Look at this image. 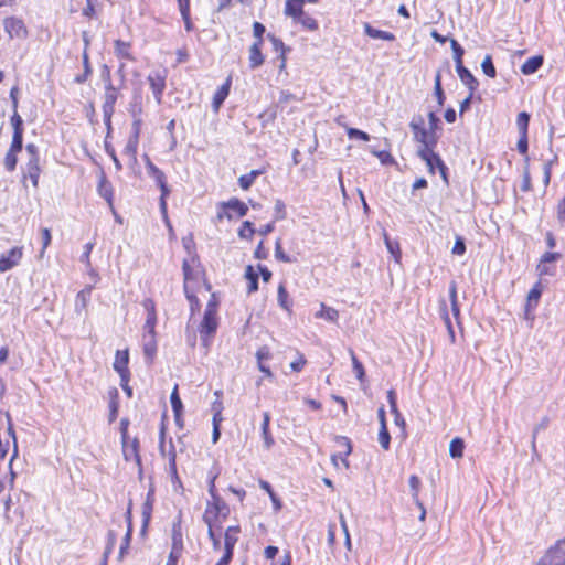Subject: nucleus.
Here are the masks:
<instances>
[{"mask_svg": "<svg viewBox=\"0 0 565 565\" xmlns=\"http://www.w3.org/2000/svg\"><path fill=\"white\" fill-rule=\"evenodd\" d=\"M409 128L414 134L415 141L420 143L418 150H429L436 148L439 136L435 131L425 128V119L422 115H416L412 118Z\"/></svg>", "mask_w": 565, "mask_h": 565, "instance_id": "obj_1", "label": "nucleus"}, {"mask_svg": "<svg viewBox=\"0 0 565 565\" xmlns=\"http://www.w3.org/2000/svg\"><path fill=\"white\" fill-rule=\"evenodd\" d=\"M230 514V508L221 495H214L212 501H207L203 514L204 523H215L218 519H226Z\"/></svg>", "mask_w": 565, "mask_h": 565, "instance_id": "obj_2", "label": "nucleus"}, {"mask_svg": "<svg viewBox=\"0 0 565 565\" xmlns=\"http://www.w3.org/2000/svg\"><path fill=\"white\" fill-rule=\"evenodd\" d=\"M536 565H565V537L551 546Z\"/></svg>", "mask_w": 565, "mask_h": 565, "instance_id": "obj_3", "label": "nucleus"}, {"mask_svg": "<svg viewBox=\"0 0 565 565\" xmlns=\"http://www.w3.org/2000/svg\"><path fill=\"white\" fill-rule=\"evenodd\" d=\"M220 207L222 209V211L217 213L218 220H222L224 217L232 220V213H235L238 217H243L248 212L247 204L239 200L238 198H231L228 201L221 202Z\"/></svg>", "mask_w": 565, "mask_h": 565, "instance_id": "obj_4", "label": "nucleus"}, {"mask_svg": "<svg viewBox=\"0 0 565 565\" xmlns=\"http://www.w3.org/2000/svg\"><path fill=\"white\" fill-rule=\"evenodd\" d=\"M218 321L217 315L204 313L203 319L199 326V333L205 347L209 345L210 338L214 337L217 331Z\"/></svg>", "mask_w": 565, "mask_h": 565, "instance_id": "obj_5", "label": "nucleus"}, {"mask_svg": "<svg viewBox=\"0 0 565 565\" xmlns=\"http://www.w3.org/2000/svg\"><path fill=\"white\" fill-rule=\"evenodd\" d=\"M23 257V247L14 246L7 254L0 256V273L11 270L18 266Z\"/></svg>", "mask_w": 565, "mask_h": 565, "instance_id": "obj_6", "label": "nucleus"}, {"mask_svg": "<svg viewBox=\"0 0 565 565\" xmlns=\"http://www.w3.org/2000/svg\"><path fill=\"white\" fill-rule=\"evenodd\" d=\"M3 26L9 36L12 38H25L28 30L24 22L15 17H8L3 20Z\"/></svg>", "mask_w": 565, "mask_h": 565, "instance_id": "obj_7", "label": "nucleus"}, {"mask_svg": "<svg viewBox=\"0 0 565 565\" xmlns=\"http://www.w3.org/2000/svg\"><path fill=\"white\" fill-rule=\"evenodd\" d=\"M148 82L152 89L156 102L158 104H161L163 90L166 88V76L160 72H156L148 76Z\"/></svg>", "mask_w": 565, "mask_h": 565, "instance_id": "obj_8", "label": "nucleus"}, {"mask_svg": "<svg viewBox=\"0 0 565 565\" xmlns=\"http://www.w3.org/2000/svg\"><path fill=\"white\" fill-rule=\"evenodd\" d=\"M21 170L23 180L29 178L33 186L38 188L40 174L42 172L40 167V160H28L25 164L21 168Z\"/></svg>", "mask_w": 565, "mask_h": 565, "instance_id": "obj_9", "label": "nucleus"}, {"mask_svg": "<svg viewBox=\"0 0 565 565\" xmlns=\"http://www.w3.org/2000/svg\"><path fill=\"white\" fill-rule=\"evenodd\" d=\"M417 156L426 163L428 172L434 174L435 170L444 163L440 156L435 152V149L417 150Z\"/></svg>", "mask_w": 565, "mask_h": 565, "instance_id": "obj_10", "label": "nucleus"}, {"mask_svg": "<svg viewBox=\"0 0 565 565\" xmlns=\"http://www.w3.org/2000/svg\"><path fill=\"white\" fill-rule=\"evenodd\" d=\"M241 532L238 525L228 526L224 534V554L233 557L234 547L238 541L237 534Z\"/></svg>", "mask_w": 565, "mask_h": 565, "instance_id": "obj_11", "label": "nucleus"}, {"mask_svg": "<svg viewBox=\"0 0 565 565\" xmlns=\"http://www.w3.org/2000/svg\"><path fill=\"white\" fill-rule=\"evenodd\" d=\"M456 72H457L460 81L462 82V84L468 87V89H469V92H471V94H475V92L479 87V82L472 75V73L463 64L456 65Z\"/></svg>", "mask_w": 565, "mask_h": 565, "instance_id": "obj_12", "label": "nucleus"}, {"mask_svg": "<svg viewBox=\"0 0 565 565\" xmlns=\"http://www.w3.org/2000/svg\"><path fill=\"white\" fill-rule=\"evenodd\" d=\"M263 44L259 41H254L249 47L248 64L250 70L260 67L265 62V56L262 53Z\"/></svg>", "mask_w": 565, "mask_h": 565, "instance_id": "obj_13", "label": "nucleus"}, {"mask_svg": "<svg viewBox=\"0 0 565 565\" xmlns=\"http://www.w3.org/2000/svg\"><path fill=\"white\" fill-rule=\"evenodd\" d=\"M118 97L119 92L113 84H109L108 87H105L103 114L108 115L110 111H115V104Z\"/></svg>", "mask_w": 565, "mask_h": 565, "instance_id": "obj_14", "label": "nucleus"}, {"mask_svg": "<svg viewBox=\"0 0 565 565\" xmlns=\"http://www.w3.org/2000/svg\"><path fill=\"white\" fill-rule=\"evenodd\" d=\"M232 79L228 77L224 84H222L218 89L215 92L212 99V108L215 113H217L223 105L224 100L227 98L231 89Z\"/></svg>", "mask_w": 565, "mask_h": 565, "instance_id": "obj_15", "label": "nucleus"}, {"mask_svg": "<svg viewBox=\"0 0 565 565\" xmlns=\"http://www.w3.org/2000/svg\"><path fill=\"white\" fill-rule=\"evenodd\" d=\"M98 194L105 199V201L108 203L109 207L114 210L113 206V196H114V190L111 183L107 180L106 175L102 173L99 178V182L97 185Z\"/></svg>", "mask_w": 565, "mask_h": 565, "instance_id": "obj_16", "label": "nucleus"}, {"mask_svg": "<svg viewBox=\"0 0 565 565\" xmlns=\"http://www.w3.org/2000/svg\"><path fill=\"white\" fill-rule=\"evenodd\" d=\"M543 287L542 284L539 281L536 282L529 291L527 298H526V305H525V316L529 317V313L531 310H533L542 296Z\"/></svg>", "mask_w": 565, "mask_h": 565, "instance_id": "obj_17", "label": "nucleus"}, {"mask_svg": "<svg viewBox=\"0 0 565 565\" xmlns=\"http://www.w3.org/2000/svg\"><path fill=\"white\" fill-rule=\"evenodd\" d=\"M269 425H270V414H269V412H264L260 428H262V437L264 440V448L267 450H269L275 444V440L269 430Z\"/></svg>", "mask_w": 565, "mask_h": 565, "instance_id": "obj_18", "label": "nucleus"}, {"mask_svg": "<svg viewBox=\"0 0 565 565\" xmlns=\"http://www.w3.org/2000/svg\"><path fill=\"white\" fill-rule=\"evenodd\" d=\"M128 364H129V352H128V350H124V351L117 350L116 351V358H115V361H114V364H113L114 370L118 374L130 373L129 369H128Z\"/></svg>", "mask_w": 565, "mask_h": 565, "instance_id": "obj_19", "label": "nucleus"}, {"mask_svg": "<svg viewBox=\"0 0 565 565\" xmlns=\"http://www.w3.org/2000/svg\"><path fill=\"white\" fill-rule=\"evenodd\" d=\"M157 353L156 334H143V354L149 364L152 363Z\"/></svg>", "mask_w": 565, "mask_h": 565, "instance_id": "obj_20", "label": "nucleus"}, {"mask_svg": "<svg viewBox=\"0 0 565 565\" xmlns=\"http://www.w3.org/2000/svg\"><path fill=\"white\" fill-rule=\"evenodd\" d=\"M334 439L340 447L344 448V451L340 452L339 455H332V457H331L332 461L335 462L337 458L339 457L342 460V462L345 465V467H349L347 457L352 452L351 440L345 436H335Z\"/></svg>", "mask_w": 565, "mask_h": 565, "instance_id": "obj_21", "label": "nucleus"}, {"mask_svg": "<svg viewBox=\"0 0 565 565\" xmlns=\"http://www.w3.org/2000/svg\"><path fill=\"white\" fill-rule=\"evenodd\" d=\"M544 63V57L542 55H534L527 58L523 65L521 66V72L524 75H531L537 72Z\"/></svg>", "mask_w": 565, "mask_h": 565, "instance_id": "obj_22", "label": "nucleus"}, {"mask_svg": "<svg viewBox=\"0 0 565 565\" xmlns=\"http://www.w3.org/2000/svg\"><path fill=\"white\" fill-rule=\"evenodd\" d=\"M364 32L367 36L372 39H379L384 41H394L395 35L387 31H382L373 28L370 23H364Z\"/></svg>", "mask_w": 565, "mask_h": 565, "instance_id": "obj_23", "label": "nucleus"}, {"mask_svg": "<svg viewBox=\"0 0 565 565\" xmlns=\"http://www.w3.org/2000/svg\"><path fill=\"white\" fill-rule=\"evenodd\" d=\"M154 503V489L153 487L149 488L147 493V498L142 504V520L145 523L150 522Z\"/></svg>", "mask_w": 565, "mask_h": 565, "instance_id": "obj_24", "label": "nucleus"}, {"mask_svg": "<svg viewBox=\"0 0 565 565\" xmlns=\"http://www.w3.org/2000/svg\"><path fill=\"white\" fill-rule=\"evenodd\" d=\"M302 7L303 0H286L285 14L296 20L305 12Z\"/></svg>", "mask_w": 565, "mask_h": 565, "instance_id": "obj_25", "label": "nucleus"}, {"mask_svg": "<svg viewBox=\"0 0 565 565\" xmlns=\"http://www.w3.org/2000/svg\"><path fill=\"white\" fill-rule=\"evenodd\" d=\"M244 276L248 280V288H247L248 295L257 291L259 274L257 271H255V269L252 265L246 266Z\"/></svg>", "mask_w": 565, "mask_h": 565, "instance_id": "obj_26", "label": "nucleus"}, {"mask_svg": "<svg viewBox=\"0 0 565 565\" xmlns=\"http://www.w3.org/2000/svg\"><path fill=\"white\" fill-rule=\"evenodd\" d=\"M449 299L451 305V312L459 324L460 308L457 299V284L455 281H451L449 286Z\"/></svg>", "mask_w": 565, "mask_h": 565, "instance_id": "obj_27", "label": "nucleus"}, {"mask_svg": "<svg viewBox=\"0 0 565 565\" xmlns=\"http://www.w3.org/2000/svg\"><path fill=\"white\" fill-rule=\"evenodd\" d=\"M115 54L118 56V57H121V58H125V60H128V61H132L134 57L130 53V43L128 42H125L122 40H116L115 43Z\"/></svg>", "mask_w": 565, "mask_h": 565, "instance_id": "obj_28", "label": "nucleus"}, {"mask_svg": "<svg viewBox=\"0 0 565 565\" xmlns=\"http://www.w3.org/2000/svg\"><path fill=\"white\" fill-rule=\"evenodd\" d=\"M316 317L330 322H335L339 318V312L334 308L321 303V309L316 313Z\"/></svg>", "mask_w": 565, "mask_h": 565, "instance_id": "obj_29", "label": "nucleus"}, {"mask_svg": "<svg viewBox=\"0 0 565 565\" xmlns=\"http://www.w3.org/2000/svg\"><path fill=\"white\" fill-rule=\"evenodd\" d=\"M170 403L174 414V417H180L183 412V404L178 392V385L174 386L170 395Z\"/></svg>", "mask_w": 565, "mask_h": 565, "instance_id": "obj_30", "label": "nucleus"}, {"mask_svg": "<svg viewBox=\"0 0 565 565\" xmlns=\"http://www.w3.org/2000/svg\"><path fill=\"white\" fill-rule=\"evenodd\" d=\"M465 443L463 439L459 437H455L449 444V455L450 457L457 459L463 456Z\"/></svg>", "mask_w": 565, "mask_h": 565, "instance_id": "obj_31", "label": "nucleus"}, {"mask_svg": "<svg viewBox=\"0 0 565 565\" xmlns=\"http://www.w3.org/2000/svg\"><path fill=\"white\" fill-rule=\"evenodd\" d=\"M20 152L19 151H12V148H9L6 156H4V159H3V166H4V169L6 171L8 172H13L17 168V164H18V154Z\"/></svg>", "mask_w": 565, "mask_h": 565, "instance_id": "obj_32", "label": "nucleus"}, {"mask_svg": "<svg viewBox=\"0 0 565 565\" xmlns=\"http://www.w3.org/2000/svg\"><path fill=\"white\" fill-rule=\"evenodd\" d=\"M184 295L190 303L191 316H194L195 312L200 311L201 302L199 298L195 296L193 291L190 290L189 286H183Z\"/></svg>", "mask_w": 565, "mask_h": 565, "instance_id": "obj_33", "label": "nucleus"}, {"mask_svg": "<svg viewBox=\"0 0 565 565\" xmlns=\"http://www.w3.org/2000/svg\"><path fill=\"white\" fill-rule=\"evenodd\" d=\"M147 173L154 179V181H158L166 177L162 170H160L149 158V156H143Z\"/></svg>", "mask_w": 565, "mask_h": 565, "instance_id": "obj_34", "label": "nucleus"}, {"mask_svg": "<svg viewBox=\"0 0 565 565\" xmlns=\"http://www.w3.org/2000/svg\"><path fill=\"white\" fill-rule=\"evenodd\" d=\"M140 113H141V108H139L138 110H132L134 121L131 125V132H130L129 138H132L136 140H139L141 125H142V119L139 116Z\"/></svg>", "mask_w": 565, "mask_h": 565, "instance_id": "obj_35", "label": "nucleus"}, {"mask_svg": "<svg viewBox=\"0 0 565 565\" xmlns=\"http://www.w3.org/2000/svg\"><path fill=\"white\" fill-rule=\"evenodd\" d=\"M295 22L300 23L305 29L309 31H316L319 26L317 20L305 12L299 15Z\"/></svg>", "mask_w": 565, "mask_h": 565, "instance_id": "obj_36", "label": "nucleus"}, {"mask_svg": "<svg viewBox=\"0 0 565 565\" xmlns=\"http://www.w3.org/2000/svg\"><path fill=\"white\" fill-rule=\"evenodd\" d=\"M440 315H441V317L444 319V322H445V326L447 328L450 341L454 343L455 342V331H454V327H452L451 320L449 318L447 305H446L445 301L441 302Z\"/></svg>", "mask_w": 565, "mask_h": 565, "instance_id": "obj_37", "label": "nucleus"}, {"mask_svg": "<svg viewBox=\"0 0 565 565\" xmlns=\"http://www.w3.org/2000/svg\"><path fill=\"white\" fill-rule=\"evenodd\" d=\"M530 119H531V116L529 113H526V111L519 113L518 118H516V126H518L519 135H527Z\"/></svg>", "mask_w": 565, "mask_h": 565, "instance_id": "obj_38", "label": "nucleus"}, {"mask_svg": "<svg viewBox=\"0 0 565 565\" xmlns=\"http://www.w3.org/2000/svg\"><path fill=\"white\" fill-rule=\"evenodd\" d=\"M111 399L109 402V423H113L117 416L119 411V403L117 401L118 398V391L117 388H113L110 392Z\"/></svg>", "mask_w": 565, "mask_h": 565, "instance_id": "obj_39", "label": "nucleus"}, {"mask_svg": "<svg viewBox=\"0 0 565 565\" xmlns=\"http://www.w3.org/2000/svg\"><path fill=\"white\" fill-rule=\"evenodd\" d=\"M134 529H127L126 534L119 547L118 561H122L130 547Z\"/></svg>", "mask_w": 565, "mask_h": 565, "instance_id": "obj_40", "label": "nucleus"}, {"mask_svg": "<svg viewBox=\"0 0 565 565\" xmlns=\"http://www.w3.org/2000/svg\"><path fill=\"white\" fill-rule=\"evenodd\" d=\"M169 472L171 475L172 482L179 483V486L181 487V480L178 476V470H177V455H175L174 449L171 450L169 454Z\"/></svg>", "mask_w": 565, "mask_h": 565, "instance_id": "obj_41", "label": "nucleus"}, {"mask_svg": "<svg viewBox=\"0 0 565 565\" xmlns=\"http://www.w3.org/2000/svg\"><path fill=\"white\" fill-rule=\"evenodd\" d=\"M449 42H450V47H451V51L454 54V61H455L456 65L463 64V62H462V57L465 55L463 47L455 39H449Z\"/></svg>", "mask_w": 565, "mask_h": 565, "instance_id": "obj_42", "label": "nucleus"}, {"mask_svg": "<svg viewBox=\"0 0 565 565\" xmlns=\"http://www.w3.org/2000/svg\"><path fill=\"white\" fill-rule=\"evenodd\" d=\"M481 70L484 75H487L490 78H494L497 76V70L493 64L491 55H486L482 63H481Z\"/></svg>", "mask_w": 565, "mask_h": 565, "instance_id": "obj_43", "label": "nucleus"}, {"mask_svg": "<svg viewBox=\"0 0 565 565\" xmlns=\"http://www.w3.org/2000/svg\"><path fill=\"white\" fill-rule=\"evenodd\" d=\"M83 66H85V71L83 72V74L77 75L74 79L77 84H84L87 81L88 76L92 74V67L86 52H84L83 54Z\"/></svg>", "mask_w": 565, "mask_h": 565, "instance_id": "obj_44", "label": "nucleus"}, {"mask_svg": "<svg viewBox=\"0 0 565 565\" xmlns=\"http://www.w3.org/2000/svg\"><path fill=\"white\" fill-rule=\"evenodd\" d=\"M288 298H289V295H288L286 287L282 284H280L278 286V290H277V301H278V305L285 310H289V308H290Z\"/></svg>", "mask_w": 565, "mask_h": 565, "instance_id": "obj_45", "label": "nucleus"}, {"mask_svg": "<svg viewBox=\"0 0 565 565\" xmlns=\"http://www.w3.org/2000/svg\"><path fill=\"white\" fill-rule=\"evenodd\" d=\"M267 39L271 42L274 51L279 52V54H286L291 51L289 46H286L285 43L274 34L268 33Z\"/></svg>", "mask_w": 565, "mask_h": 565, "instance_id": "obj_46", "label": "nucleus"}, {"mask_svg": "<svg viewBox=\"0 0 565 565\" xmlns=\"http://www.w3.org/2000/svg\"><path fill=\"white\" fill-rule=\"evenodd\" d=\"M255 233L254 224L250 221H244L238 230V236L243 239H252Z\"/></svg>", "mask_w": 565, "mask_h": 565, "instance_id": "obj_47", "label": "nucleus"}, {"mask_svg": "<svg viewBox=\"0 0 565 565\" xmlns=\"http://www.w3.org/2000/svg\"><path fill=\"white\" fill-rule=\"evenodd\" d=\"M350 354H351L352 366H353V371L355 373V376H356L358 380L362 381L364 379V376H365L364 366L359 361V359L356 358L355 353L352 350L350 351Z\"/></svg>", "mask_w": 565, "mask_h": 565, "instance_id": "obj_48", "label": "nucleus"}, {"mask_svg": "<svg viewBox=\"0 0 565 565\" xmlns=\"http://www.w3.org/2000/svg\"><path fill=\"white\" fill-rule=\"evenodd\" d=\"M379 443L384 450H388L391 446V435L387 426L380 427Z\"/></svg>", "mask_w": 565, "mask_h": 565, "instance_id": "obj_49", "label": "nucleus"}, {"mask_svg": "<svg viewBox=\"0 0 565 565\" xmlns=\"http://www.w3.org/2000/svg\"><path fill=\"white\" fill-rule=\"evenodd\" d=\"M182 271H183V278H184V284L183 286H189V282L191 280H195L196 279V274L194 273L193 268L191 267L189 260L184 259L183 263H182Z\"/></svg>", "mask_w": 565, "mask_h": 565, "instance_id": "obj_50", "label": "nucleus"}, {"mask_svg": "<svg viewBox=\"0 0 565 565\" xmlns=\"http://www.w3.org/2000/svg\"><path fill=\"white\" fill-rule=\"evenodd\" d=\"M129 448V460L134 459L138 466H141V458L139 455V441L137 438H134L130 444H128Z\"/></svg>", "mask_w": 565, "mask_h": 565, "instance_id": "obj_51", "label": "nucleus"}, {"mask_svg": "<svg viewBox=\"0 0 565 565\" xmlns=\"http://www.w3.org/2000/svg\"><path fill=\"white\" fill-rule=\"evenodd\" d=\"M548 425H550V418L547 416H544L540 420V423L534 427L533 434H532V449L534 451L536 450L535 439H536L539 431L545 430L548 427Z\"/></svg>", "mask_w": 565, "mask_h": 565, "instance_id": "obj_52", "label": "nucleus"}, {"mask_svg": "<svg viewBox=\"0 0 565 565\" xmlns=\"http://www.w3.org/2000/svg\"><path fill=\"white\" fill-rule=\"evenodd\" d=\"M275 257L277 260L282 263L292 262L291 257L284 252L280 238H278L275 243Z\"/></svg>", "mask_w": 565, "mask_h": 565, "instance_id": "obj_53", "label": "nucleus"}, {"mask_svg": "<svg viewBox=\"0 0 565 565\" xmlns=\"http://www.w3.org/2000/svg\"><path fill=\"white\" fill-rule=\"evenodd\" d=\"M347 135H348L349 139H359L362 141L370 140V135L363 130L358 129V128H352V127L347 128Z\"/></svg>", "mask_w": 565, "mask_h": 565, "instance_id": "obj_54", "label": "nucleus"}, {"mask_svg": "<svg viewBox=\"0 0 565 565\" xmlns=\"http://www.w3.org/2000/svg\"><path fill=\"white\" fill-rule=\"evenodd\" d=\"M274 210H275L274 222L275 221H281V220H285L287 217L286 205H285L282 200L277 199L275 201Z\"/></svg>", "mask_w": 565, "mask_h": 565, "instance_id": "obj_55", "label": "nucleus"}, {"mask_svg": "<svg viewBox=\"0 0 565 565\" xmlns=\"http://www.w3.org/2000/svg\"><path fill=\"white\" fill-rule=\"evenodd\" d=\"M117 542V534L114 530H109L107 533V544L105 547V551L103 554H105L106 557H109V555L113 553L114 547Z\"/></svg>", "mask_w": 565, "mask_h": 565, "instance_id": "obj_56", "label": "nucleus"}, {"mask_svg": "<svg viewBox=\"0 0 565 565\" xmlns=\"http://www.w3.org/2000/svg\"><path fill=\"white\" fill-rule=\"evenodd\" d=\"M175 550L178 552L182 553L183 542H182V534H181L180 530H177V527L173 526L171 551H175Z\"/></svg>", "mask_w": 565, "mask_h": 565, "instance_id": "obj_57", "label": "nucleus"}, {"mask_svg": "<svg viewBox=\"0 0 565 565\" xmlns=\"http://www.w3.org/2000/svg\"><path fill=\"white\" fill-rule=\"evenodd\" d=\"M10 121L13 128V132H24L23 119L19 115L18 110H13Z\"/></svg>", "mask_w": 565, "mask_h": 565, "instance_id": "obj_58", "label": "nucleus"}, {"mask_svg": "<svg viewBox=\"0 0 565 565\" xmlns=\"http://www.w3.org/2000/svg\"><path fill=\"white\" fill-rule=\"evenodd\" d=\"M467 248H466V241L462 236L460 235H457L456 236V241H455V245L452 247V254L454 255H459V256H462L465 253H466Z\"/></svg>", "mask_w": 565, "mask_h": 565, "instance_id": "obj_59", "label": "nucleus"}, {"mask_svg": "<svg viewBox=\"0 0 565 565\" xmlns=\"http://www.w3.org/2000/svg\"><path fill=\"white\" fill-rule=\"evenodd\" d=\"M23 134L24 132H13L11 145L9 148H12V151L21 152L23 149Z\"/></svg>", "mask_w": 565, "mask_h": 565, "instance_id": "obj_60", "label": "nucleus"}, {"mask_svg": "<svg viewBox=\"0 0 565 565\" xmlns=\"http://www.w3.org/2000/svg\"><path fill=\"white\" fill-rule=\"evenodd\" d=\"M419 487H420V479L416 475H412L409 477V488L412 491L413 501H417Z\"/></svg>", "mask_w": 565, "mask_h": 565, "instance_id": "obj_61", "label": "nucleus"}, {"mask_svg": "<svg viewBox=\"0 0 565 565\" xmlns=\"http://www.w3.org/2000/svg\"><path fill=\"white\" fill-rule=\"evenodd\" d=\"M266 32V28L263 23L255 21L253 23V34L255 41H259V43H264V34Z\"/></svg>", "mask_w": 565, "mask_h": 565, "instance_id": "obj_62", "label": "nucleus"}, {"mask_svg": "<svg viewBox=\"0 0 565 565\" xmlns=\"http://www.w3.org/2000/svg\"><path fill=\"white\" fill-rule=\"evenodd\" d=\"M207 525V536L209 539L211 540L212 544H213V548L214 550H220L221 547V540L220 537L216 535L215 531H214V525L215 523H205Z\"/></svg>", "mask_w": 565, "mask_h": 565, "instance_id": "obj_63", "label": "nucleus"}, {"mask_svg": "<svg viewBox=\"0 0 565 565\" xmlns=\"http://www.w3.org/2000/svg\"><path fill=\"white\" fill-rule=\"evenodd\" d=\"M556 217L559 225L565 227V196L557 204Z\"/></svg>", "mask_w": 565, "mask_h": 565, "instance_id": "obj_64", "label": "nucleus"}]
</instances>
